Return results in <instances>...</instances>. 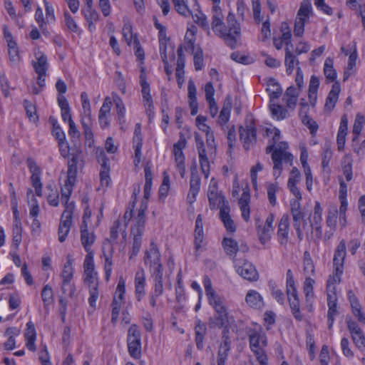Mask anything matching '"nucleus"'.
Segmentation results:
<instances>
[{
    "mask_svg": "<svg viewBox=\"0 0 365 365\" xmlns=\"http://www.w3.org/2000/svg\"><path fill=\"white\" fill-rule=\"evenodd\" d=\"M196 141L197 143V151L199 155V161L200 169L204 175L205 178H207L210 175V165L208 158L207 156L206 150L204 146V143L202 140L198 142L197 138H196Z\"/></svg>",
    "mask_w": 365,
    "mask_h": 365,
    "instance_id": "nucleus-22",
    "label": "nucleus"
},
{
    "mask_svg": "<svg viewBox=\"0 0 365 365\" xmlns=\"http://www.w3.org/2000/svg\"><path fill=\"white\" fill-rule=\"evenodd\" d=\"M195 240L194 245L196 251H198L202 247V242L204 240V231H203V224H202V215L199 214L197 216L195 220Z\"/></svg>",
    "mask_w": 365,
    "mask_h": 365,
    "instance_id": "nucleus-28",
    "label": "nucleus"
},
{
    "mask_svg": "<svg viewBox=\"0 0 365 365\" xmlns=\"http://www.w3.org/2000/svg\"><path fill=\"white\" fill-rule=\"evenodd\" d=\"M123 36L128 46L133 43V52L137 56V34L133 31V26L130 21L124 20V25L122 30Z\"/></svg>",
    "mask_w": 365,
    "mask_h": 365,
    "instance_id": "nucleus-24",
    "label": "nucleus"
},
{
    "mask_svg": "<svg viewBox=\"0 0 365 365\" xmlns=\"http://www.w3.org/2000/svg\"><path fill=\"white\" fill-rule=\"evenodd\" d=\"M140 85L141 87L140 92L142 95L143 104L148 116L149 120H151L155 115V108L153 97L150 94V85L148 81H144L143 82H140Z\"/></svg>",
    "mask_w": 365,
    "mask_h": 365,
    "instance_id": "nucleus-11",
    "label": "nucleus"
},
{
    "mask_svg": "<svg viewBox=\"0 0 365 365\" xmlns=\"http://www.w3.org/2000/svg\"><path fill=\"white\" fill-rule=\"evenodd\" d=\"M259 219L256 218V228L257 235L259 237V240L261 244L265 245L271 239V235L273 231V227H267V225H259Z\"/></svg>",
    "mask_w": 365,
    "mask_h": 365,
    "instance_id": "nucleus-38",
    "label": "nucleus"
},
{
    "mask_svg": "<svg viewBox=\"0 0 365 365\" xmlns=\"http://www.w3.org/2000/svg\"><path fill=\"white\" fill-rule=\"evenodd\" d=\"M322 207L319 202H315L314 212L312 215V225L322 224Z\"/></svg>",
    "mask_w": 365,
    "mask_h": 365,
    "instance_id": "nucleus-63",
    "label": "nucleus"
},
{
    "mask_svg": "<svg viewBox=\"0 0 365 365\" xmlns=\"http://www.w3.org/2000/svg\"><path fill=\"white\" fill-rule=\"evenodd\" d=\"M249 342L252 352L263 349L267 345V336L262 331H252L249 334Z\"/></svg>",
    "mask_w": 365,
    "mask_h": 365,
    "instance_id": "nucleus-20",
    "label": "nucleus"
},
{
    "mask_svg": "<svg viewBox=\"0 0 365 365\" xmlns=\"http://www.w3.org/2000/svg\"><path fill=\"white\" fill-rule=\"evenodd\" d=\"M302 123L305 125L310 130V133L314 135L317 133L319 126L315 120L310 118L307 114L300 116Z\"/></svg>",
    "mask_w": 365,
    "mask_h": 365,
    "instance_id": "nucleus-59",
    "label": "nucleus"
},
{
    "mask_svg": "<svg viewBox=\"0 0 365 365\" xmlns=\"http://www.w3.org/2000/svg\"><path fill=\"white\" fill-rule=\"evenodd\" d=\"M176 11L185 17L190 16L192 11L197 8V0H171Z\"/></svg>",
    "mask_w": 365,
    "mask_h": 365,
    "instance_id": "nucleus-17",
    "label": "nucleus"
},
{
    "mask_svg": "<svg viewBox=\"0 0 365 365\" xmlns=\"http://www.w3.org/2000/svg\"><path fill=\"white\" fill-rule=\"evenodd\" d=\"M250 195L249 191L244 190L240 199L239 200V205L241 211L242 219L245 222L250 221Z\"/></svg>",
    "mask_w": 365,
    "mask_h": 365,
    "instance_id": "nucleus-32",
    "label": "nucleus"
},
{
    "mask_svg": "<svg viewBox=\"0 0 365 365\" xmlns=\"http://www.w3.org/2000/svg\"><path fill=\"white\" fill-rule=\"evenodd\" d=\"M327 322L329 329H331L334 322L335 316L337 314V296L327 295Z\"/></svg>",
    "mask_w": 365,
    "mask_h": 365,
    "instance_id": "nucleus-30",
    "label": "nucleus"
},
{
    "mask_svg": "<svg viewBox=\"0 0 365 365\" xmlns=\"http://www.w3.org/2000/svg\"><path fill=\"white\" fill-rule=\"evenodd\" d=\"M73 268L72 267L71 262L68 260L63 266V271L61 274V277L63 279V285H62V289H64V286L67 284H68L72 277H73Z\"/></svg>",
    "mask_w": 365,
    "mask_h": 365,
    "instance_id": "nucleus-49",
    "label": "nucleus"
},
{
    "mask_svg": "<svg viewBox=\"0 0 365 365\" xmlns=\"http://www.w3.org/2000/svg\"><path fill=\"white\" fill-rule=\"evenodd\" d=\"M176 11L185 17L190 16L192 11L197 8V0H171Z\"/></svg>",
    "mask_w": 365,
    "mask_h": 365,
    "instance_id": "nucleus-18",
    "label": "nucleus"
},
{
    "mask_svg": "<svg viewBox=\"0 0 365 365\" xmlns=\"http://www.w3.org/2000/svg\"><path fill=\"white\" fill-rule=\"evenodd\" d=\"M232 108V98L230 96H226L223 106L220 113L218 123L221 125H225L230 119V112Z\"/></svg>",
    "mask_w": 365,
    "mask_h": 365,
    "instance_id": "nucleus-34",
    "label": "nucleus"
},
{
    "mask_svg": "<svg viewBox=\"0 0 365 365\" xmlns=\"http://www.w3.org/2000/svg\"><path fill=\"white\" fill-rule=\"evenodd\" d=\"M342 274L334 270L333 274L329 276L326 289L327 295H336V284L340 283Z\"/></svg>",
    "mask_w": 365,
    "mask_h": 365,
    "instance_id": "nucleus-39",
    "label": "nucleus"
},
{
    "mask_svg": "<svg viewBox=\"0 0 365 365\" xmlns=\"http://www.w3.org/2000/svg\"><path fill=\"white\" fill-rule=\"evenodd\" d=\"M152 277L154 280V291L152 292L149 297L150 304L155 307L156 305V297L160 296L163 293V282L162 271L160 272H151Z\"/></svg>",
    "mask_w": 365,
    "mask_h": 365,
    "instance_id": "nucleus-21",
    "label": "nucleus"
},
{
    "mask_svg": "<svg viewBox=\"0 0 365 365\" xmlns=\"http://www.w3.org/2000/svg\"><path fill=\"white\" fill-rule=\"evenodd\" d=\"M190 16H192L194 21L198 24L199 26H200L201 27H202L203 29H209V24H208V21L207 20V17L206 16L200 11V5L199 4L197 3V10L195 11H192L190 13Z\"/></svg>",
    "mask_w": 365,
    "mask_h": 365,
    "instance_id": "nucleus-44",
    "label": "nucleus"
},
{
    "mask_svg": "<svg viewBox=\"0 0 365 365\" xmlns=\"http://www.w3.org/2000/svg\"><path fill=\"white\" fill-rule=\"evenodd\" d=\"M247 304L254 309H260L264 306L262 295L256 290L250 289L245 296Z\"/></svg>",
    "mask_w": 365,
    "mask_h": 365,
    "instance_id": "nucleus-26",
    "label": "nucleus"
},
{
    "mask_svg": "<svg viewBox=\"0 0 365 365\" xmlns=\"http://www.w3.org/2000/svg\"><path fill=\"white\" fill-rule=\"evenodd\" d=\"M81 160V153H72L68 163L67 178L61 187V202L69 200L77 175V165Z\"/></svg>",
    "mask_w": 365,
    "mask_h": 365,
    "instance_id": "nucleus-2",
    "label": "nucleus"
},
{
    "mask_svg": "<svg viewBox=\"0 0 365 365\" xmlns=\"http://www.w3.org/2000/svg\"><path fill=\"white\" fill-rule=\"evenodd\" d=\"M113 101L115 105L118 118L120 121H121L124 118L125 112L124 103H123L121 98L115 93H113Z\"/></svg>",
    "mask_w": 365,
    "mask_h": 365,
    "instance_id": "nucleus-56",
    "label": "nucleus"
},
{
    "mask_svg": "<svg viewBox=\"0 0 365 365\" xmlns=\"http://www.w3.org/2000/svg\"><path fill=\"white\" fill-rule=\"evenodd\" d=\"M207 197L210 207L212 210L217 207L220 209L221 206L228 205V202L225 200V197L218 192L217 182L214 178L210 180Z\"/></svg>",
    "mask_w": 365,
    "mask_h": 365,
    "instance_id": "nucleus-9",
    "label": "nucleus"
},
{
    "mask_svg": "<svg viewBox=\"0 0 365 365\" xmlns=\"http://www.w3.org/2000/svg\"><path fill=\"white\" fill-rule=\"evenodd\" d=\"M338 218V208L335 205H330L326 217V225L329 228L336 230Z\"/></svg>",
    "mask_w": 365,
    "mask_h": 365,
    "instance_id": "nucleus-40",
    "label": "nucleus"
},
{
    "mask_svg": "<svg viewBox=\"0 0 365 365\" xmlns=\"http://www.w3.org/2000/svg\"><path fill=\"white\" fill-rule=\"evenodd\" d=\"M96 236L93 232H84L81 233V242L86 252H92L91 246L94 243Z\"/></svg>",
    "mask_w": 365,
    "mask_h": 365,
    "instance_id": "nucleus-47",
    "label": "nucleus"
},
{
    "mask_svg": "<svg viewBox=\"0 0 365 365\" xmlns=\"http://www.w3.org/2000/svg\"><path fill=\"white\" fill-rule=\"evenodd\" d=\"M345 257L346 244L344 240H341L336 246L334 255L333 266L334 271H337L339 273H343Z\"/></svg>",
    "mask_w": 365,
    "mask_h": 365,
    "instance_id": "nucleus-19",
    "label": "nucleus"
},
{
    "mask_svg": "<svg viewBox=\"0 0 365 365\" xmlns=\"http://www.w3.org/2000/svg\"><path fill=\"white\" fill-rule=\"evenodd\" d=\"M267 91L269 93L271 102L274 99L279 98L282 93V89L280 85L272 78L269 81Z\"/></svg>",
    "mask_w": 365,
    "mask_h": 365,
    "instance_id": "nucleus-41",
    "label": "nucleus"
},
{
    "mask_svg": "<svg viewBox=\"0 0 365 365\" xmlns=\"http://www.w3.org/2000/svg\"><path fill=\"white\" fill-rule=\"evenodd\" d=\"M341 86L339 83L337 81L334 82L326 99V103L324 105V110L326 111L330 112L334 109L336 103L338 101Z\"/></svg>",
    "mask_w": 365,
    "mask_h": 365,
    "instance_id": "nucleus-25",
    "label": "nucleus"
},
{
    "mask_svg": "<svg viewBox=\"0 0 365 365\" xmlns=\"http://www.w3.org/2000/svg\"><path fill=\"white\" fill-rule=\"evenodd\" d=\"M110 165L103 164L100 171V180L102 186L108 187L110 182Z\"/></svg>",
    "mask_w": 365,
    "mask_h": 365,
    "instance_id": "nucleus-58",
    "label": "nucleus"
},
{
    "mask_svg": "<svg viewBox=\"0 0 365 365\" xmlns=\"http://www.w3.org/2000/svg\"><path fill=\"white\" fill-rule=\"evenodd\" d=\"M253 19L256 24H259L262 21L261 16V4L259 0H252Z\"/></svg>",
    "mask_w": 365,
    "mask_h": 365,
    "instance_id": "nucleus-62",
    "label": "nucleus"
},
{
    "mask_svg": "<svg viewBox=\"0 0 365 365\" xmlns=\"http://www.w3.org/2000/svg\"><path fill=\"white\" fill-rule=\"evenodd\" d=\"M272 160L274 163L273 175L277 178L280 176L282 170V161L285 162V158L279 156V153L273 152L272 153Z\"/></svg>",
    "mask_w": 365,
    "mask_h": 365,
    "instance_id": "nucleus-51",
    "label": "nucleus"
},
{
    "mask_svg": "<svg viewBox=\"0 0 365 365\" xmlns=\"http://www.w3.org/2000/svg\"><path fill=\"white\" fill-rule=\"evenodd\" d=\"M186 139L182 134L180 136V139L173 145V154L175 156V162L176 167L180 173L182 178H185V158L182 152L183 148L186 146Z\"/></svg>",
    "mask_w": 365,
    "mask_h": 365,
    "instance_id": "nucleus-8",
    "label": "nucleus"
},
{
    "mask_svg": "<svg viewBox=\"0 0 365 365\" xmlns=\"http://www.w3.org/2000/svg\"><path fill=\"white\" fill-rule=\"evenodd\" d=\"M127 346L130 355L134 359L137 358V326L133 324L128 329Z\"/></svg>",
    "mask_w": 365,
    "mask_h": 365,
    "instance_id": "nucleus-29",
    "label": "nucleus"
},
{
    "mask_svg": "<svg viewBox=\"0 0 365 365\" xmlns=\"http://www.w3.org/2000/svg\"><path fill=\"white\" fill-rule=\"evenodd\" d=\"M33 66L38 75H46V71L48 70L46 56L41 54L38 58H37V61L33 63Z\"/></svg>",
    "mask_w": 365,
    "mask_h": 365,
    "instance_id": "nucleus-46",
    "label": "nucleus"
},
{
    "mask_svg": "<svg viewBox=\"0 0 365 365\" xmlns=\"http://www.w3.org/2000/svg\"><path fill=\"white\" fill-rule=\"evenodd\" d=\"M137 201V193L135 192V190L133 191L132 195V201L130 204L129 205L127 210L125 211L124 215H123V227H126L131 220V219L133 217L134 215V209L135 207V202Z\"/></svg>",
    "mask_w": 365,
    "mask_h": 365,
    "instance_id": "nucleus-48",
    "label": "nucleus"
},
{
    "mask_svg": "<svg viewBox=\"0 0 365 365\" xmlns=\"http://www.w3.org/2000/svg\"><path fill=\"white\" fill-rule=\"evenodd\" d=\"M237 273L249 282H256L259 279V273L255 265L247 259L235 260Z\"/></svg>",
    "mask_w": 365,
    "mask_h": 365,
    "instance_id": "nucleus-4",
    "label": "nucleus"
},
{
    "mask_svg": "<svg viewBox=\"0 0 365 365\" xmlns=\"http://www.w3.org/2000/svg\"><path fill=\"white\" fill-rule=\"evenodd\" d=\"M290 212L292 216L293 227L296 230L297 238L299 241L303 240V232L302 230V221L303 220L304 227L307 225V222L304 220V214L301 209V204L299 200H291Z\"/></svg>",
    "mask_w": 365,
    "mask_h": 365,
    "instance_id": "nucleus-5",
    "label": "nucleus"
},
{
    "mask_svg": "<svg viewBox=\"0 0 365 365\" xmlns=\"http://www.w3.org/2000/svg\"><path fill=\"white\" fill-rule=\"evenodd\" d=\"M284 56V65L286 67V72L288 75H291L294 71V66L299 63L297 56L293 53L289 47H286Z\"/></svg>",
    "mask_w": 365,
    "mask_h": 365,
    "instance_id": "nucleus-36",
    "label": "nucleus"
},
{
    "mask_svg": "<svg viewBox=\"0 0 365 365\" xmlns=\"http://www.w3.org/2000/svg\"><path fill=\"white\" fill-rule=\"evenodd\" d=\"M53 135L56 137V138L58 140L59 147L63 150V146L65 145L66 148H68V143L66 140V135L63 130L60 126L55 127V129H53Z\"/></svg>",
    "mask_w": 365,
    "mask_h": 365,
    "instance_id": "nucleus-61",
    "label": "nucleus"
},
{
    "mask_svg": "<svg viewBox=\"0 0 365 365\" xmlns=\"http://www.w3.org/2000/svg\"><path fill=\"white\" fill-rule=\"evenodd\" d=\"M304 273L306 277H312L315 274V267L314 262L308 252H305L304 255Z\"/></svg>",
    "mask_w": 365,
    "mask_h": 365,
    "instance_id": "nucleus-50",
    "label": "nucleus"
},
{
    "mask_svg": "<svg viewBox=\"0 0 365 365\" xmlns=\"http://www.w3.org/2000/svg\"><path fill=\"white\" fill-rule=\"evenodd\" d=\"M203 284L209 302L212 300L214 298L216 299L219 297V296L216 294L215 290L212 289L211 280L207 276L204 277Z\"/></svg>",
    "mask_w": 365,
    "mask_h": 365,
    "instance_id": "nucleus-60",
    "label": "nucleus"
},
{
    "mask_svg": "<svg viewBox=\"0 0 365 365\" xmlns=\"http://www.w3.org/2000/svg\"><path fill=\"white\" fill-rule=\"evenodd\" d=\"M300 91L294 86H289L284 93V100L287 106L290 109H294L297 106Z\"/></svg>",
    "mask_w": 365,
    "mask_h": 365,
    "instance_id": "nucleus-35",
    "label": "nucleus"
},
{
    "mask_svg": "<svg viewBox=\"0 0 365 365\" xmlns=\"http://www.w3.org/2000/svg\"><path fill=\"white\" fill-rule=\"evenodd\" d=\"M103 255L105 259L104 269L106 280L108 281L112 272V257L113 252V247L108 239L104 240L102 247Z\"/></svg>",
    "mask_w": 365,
    "mask_h": 365,
    "instance_id": "nucleus-15",
    "label": "nucleus"
},
{
    "mask_svg": "<svg viewBox=\"0 0 365 365\" xmlns=\"http://www.w3.org/2000/svg\"><path fill=\"white\" fill-rule=\"evenodd\" d=\"M222 245L225 253L232 257L235 261V256L239 250L237 242L232 238L224 237L222 241Z\"/></svg>",
    "mask_w": 365,
    "mask_h": 365,
    "instance_id": "nucleus-37",
    "label": "nucleus"
},
{
    "mask_svg": "<svg viewBox=\"0 0 365 365\" xmlns=\"http://www.w3.org/2000/svg\"><path fill=\"white\" fill-rule=\"evenodd\" d=\"M144 261L145 265H148L150 272H160L162 264L160 263V255L157 245L153 241L150 242L149 250L145 252Z\"/></svg>",
    "mask_w": 365,
    "mask_h": 365,
    "instance_id": "nucleus-6",
    "label": "nucleus"
},
{
    "mask_svg": "<svg viewBox=\"0 0 365 365\" xmlns=\"http://www.w3.org/2000/svg\"><path fill=\"white\" fill-rule=\"evenodd\" d=\"M364 118V116L360 114H357L356 116V119H355V121L354 123L353 130H352V132H353V138H352L353 144H354V143L358 140L359 136L360 133L363 128L362 124H363Z\"/></svg>",
    "mask_w": 365,
    "mask_h": 365,
    "instance_id": "nucleus-54",
    "label": "nucleus"
},
{
    "mask_svg": "<svg viewBox=\"0 0 365 365\" xmlns=\"http://www.w3.org/2000/svg\"><path fill=\"white\" fill-rule=\"evenodd\" d=\"M288 145L286 142H280L273 152L278 153L279 157L285 158V163L291 164L293 160V155L290 153L286 151Z\"/></svg>",
    "mask_w": 365,
    "mask_h": 365,
    "instance_id": "nucleus-52",
    "label": "nucleus"
},
{
    "mask_svg": "<svg viewBox=\"0 0 365 365\" xmlns=\"http://www.w3.org/2000/svg\"><path fill=\"white\" fill-rule=\"evenodd\" d=\"M266 189L267 191V196L269 203L274 206L277 203L276 192L279 190V187L278 183H266Z\"/></svg>",
    "mask_w": 365,
    "mask_h": 365,
    "instance_id": "nucleus-53",
    "label": "nucleus"
},
{
    "mask_svg": "<svg viewBox=\"0 0 365 365\" xmlns=\"http://www.w3.org/2000/svg\"><path fill=\"white\" fill-rule=\"evenodd\" d=\"M62 204L65 206V210L61 215L58 230V240L61 242L66 240L70 231L75 207L74 203L73 202H69V200L66 201L64 200V202H62Z\"/></svg>",
    "mask_w": 365,
    "mask_h": 365,
    "instance_id": "nucleus-3",
    "label": "nucleus"
},
{
    "mask_svg": "<svg viewBox=\"0 0 365 365\" xmlns=\"http://www.w3.org/2000/svg\"><path fill=\"white\" fill-rule=\"evenodd\" d=\"M83 269H84V274L96 273L95 272V266H94V262H93V252H88V253H87V255H86L84 262H83Z\"/></svg>",
    "mask_w": 365,
    "mask_h": 365,
    "instance_id": "nucleus-57",
    "label": "nucleus"
},
{
    "mask_svg": "<svg viewBox=\"0 0 365 365\" xmlns=\"http://www.w3.org/2000/svg\"><path fill=\"white\" fill-rule=\"evenodd\" d=\"M220 217L227 232L233 233L236 231V226L235 222L230 215L229 205H224L220 207Z\"/></svg>",
    "mask_w": 365,
    "mask_h": 365,
    "instance_id": "nucleus-31",
    "label": "nucleus"
},
{
    "mask_svg": "<svg viewBox=\"0 0 365 365\" xmlns=\"http://www.w3.org/2000/svg\"><path fill=\"white\" fill-rule=\"evenodd\" d=\"M289 217L287 214H284L278 223L277 237L279 243L282 246H287L289 242Z\"/></svg>",
    "mask_w": 365,
    "mask_h": 365,
    "instance_id": "nucleus-14",
    "label": "nucleus"
},
{
    "mask_svg": "<svg viewBox=\"0 0 365 365\" xmlns=\"http://www.w3.org/2000/svg\"><path fill=\"white\" fill-rule=\"evenodd\" d=\"M227 26L223 21V14L212 15V29L213 31L222 38L225 43L231 48L237 46V43L241 37V28L235 19L234 14L230 12L227 16Z\"/></svg>",
    "mask_w": 365,
    "mask_h": 365,
    "instance_id": "nucleus-1",
    "label": "nucleus"
},
{
    "mask_svg": "<svg viewBox=\"0 0 365 365\" xmlns=\"http://www.w3.org/2000/svg\"><path fill=\"white\" fill-rule=\"evenodd\" d=\"M324 73L326 78L330 81H334L336 78V71L334 68V59L327 58L324 65Z\"/></svg>",
    "mask_w": 365,
    "mask_h": 365,
    "instance_id": "nucleus-43",
    "label": "nucleus"
},
{
    "mask_svg": "<svg viewBox=\"0 0 365 365\" xmlns=\"http://www.w3.org/2000/svg\"><path fill=\"white\" fill-rule=\"evenodd\" d=\"M176 11L185 17L190 16L192 11L197 8V0H171Z\"/></svg>",
    "mask_w": 365,
    "mask_h": 365,
    "instance_id": "nucleus-16",
    "label": "nucleus"
},
{
    "mask_svg": "<svg viewBox=\"0 0 365 365\" xmlns=\"http://www.w3.org/2000/svg\"><path fill=\"white\" fill-rule=\"evenodd\" d=\"M315 283V281L310 277H306L303 290L306 298V302L307 304H312V299L314 298V288L313 285Z\"/></svg>",
    "mask_w": 365,
    "mask_h": 365,
    "instance_id": "nucleus-42",
    "label": "nucleus"
},
{
    "mask_svg": "<svg viewBox=\"0 0 365 365\" xmlns=\"http://www.w3.org/2000/svg\"><path fill=\"white\" fill-rule=\"evenodd\" d=\"M27 165L31 173V181L33 187L35 188L36 195L41 197L42 195V183L41 182V171L36 163L32 158H28L26 160Z\"/></svg>",
    "mask_w": 365,
    "mask_h": 365,
    "instance_id": "nucleus-13",
    "label": "nucleus"
},
{
    "mask_svg": "<svg viewBox=\"0 0 365 365\" xmlns=\"http://www.w3.org/2000/svg\"><path fill=\"white\" fill-rule=\"evenodd\" d=\"M240 139L245 150L250 149L257 141V130L252 123L249 125L240 126L239 128Z\"/></svg>",
    "mask_w": 365,
    "mask_h": 365,
    "instance_id": "nucleus-12",
    "label": "nucleus"
},
{
    "mask_svg": "<svg viewBox=\"0 0 365 365\" xmlns=\"http://www.w3.org/2000/svg\"><path fill=\"white\" fill-rule=\"evenodd\" d=\"M347 130L348 120L346 115H343L341 118L340 125L336 137L337 149L340 152L343 151L344 149Z\"/></svg>",
    "mask_w": 365,
    "mask_h": 365,
    "instance_id": "nucleus-27",
    "label": "nucleus"
},
{
    "mask_svg": "<svg viewBox=\"0 0 365 365\" xmlns=\"http://www.w3.org/2000/svg\"><path fill=\"white\" fill-rule=\"evenodd\" d=\"M145 172V185H144V195L143 199L141 201L140 207L138 210V213L145 214V210L148 208V201L150 198L152 182H153V173L149 163H147L144 167Z\"/></svg>",
    "mask_w": 365,
    "mask_h": 365,
    "instance_id": "nucleus-10",
    "label": "nucleus"
},
{
    "mask_svg": "<svg viewBox=\"0 0 365 365\" xmlns=\"http://www.w3.org/2000/svg\"><path fill=\"white\" fill-rule=\"evenodd\" d=\"M313 14V9L310 0H303L297 14L296 21L306 24L309 21Z\"/></svg>",
    "mask_w": 365,
    "mask_h": 365,
    "instance_id": "nucleus-23",
    "label": "nucleus"
},
{
    "mask_svg": "<svg viewBox=\"0 0 365 365\" xmlns=\"http://www.w3.org/2000/svg\"><path fill=\"white\" fill-rule=\"evenodd\" d=\"M84 284L89 289L93 287H98V279L97 273L84 274Z\"/></svg>",
    "mask_w": 365,
    "mask_h": 365,
    "instance_id": "nucleus-64",
    "label": "nucleus"
},
{
    "mask_svg": "<svg viewBox=\"0 0 365 365\" xmlns=\"http://www.w3.org/2000/svg\"><path fill=\"white\" fill-rule=\"evenodd\" d=\"M269 110L273 118L281 120L287 118L288 112L282 106L275 103H270Z\"/></svg>",
    "mask_w": 365,
    "mask_h": 365,
    "instance_id": "nucleus-45",
    "label": "nucleus"
},
{
    "mask_svg": "<svg viewBox=\"0 0 365 365\" xmlns=\"http://www.w3.org/2000/svg\"><path fill=\"white\" fill-rule=\"evenodd\" d=\"M125 228L123 225L121 224L119 220H116L113 222V225L110 227V237L113 240H115L118 237L119 232H121L123 237H125Z\"/></svg>",
    "mask_w": 365,
    "mask_h": 365,
    "instance_id": "nucleus-55",
    "label": "nucleus"
},
{
    "mask_svg": "<svg viewBox=\"0 0 365 365\" xmlns=\"http://www.w3.org/2000/svg\"><path fill=\"white\" fill-rule=\"evenodd\" d=\"M287 294L288 296L289 306L294 317L297 321L301 322L303 319V317L300 312V302L297 292L293 293L290 292L289 294Z\"/></svg>",
    "mask_w": 365,
    "mask_h": 365,
    "instance_id": "nucleus-33",
    "label": "nucleus"
},
{
    "mask_svg": "<svg viewBox=\"0 0 365 365\" xmlns=\"http://www.w3.org/2000/svg\"><path fill=\"white\" fill-rule=\"evenodd\" d=\"M82 112L81 113V123L83 130V134L86 140H93V133L91 129L93 119L90 101L83 102Z\"/></svg>",
    "mask_w": 365,
    "mask_h": 365,
    "instance_id": "nucleus-7",
    "label": "nucleus"
}]
</instances>
